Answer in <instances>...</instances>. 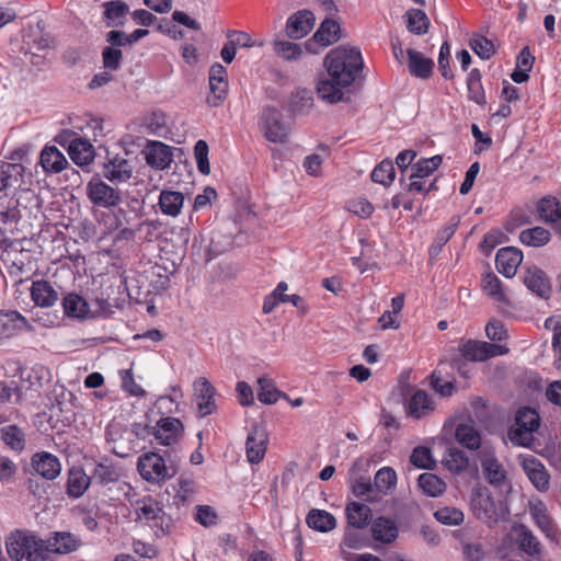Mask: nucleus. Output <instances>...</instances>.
<instances>
[{
	"instance_id": "1",
	"label": "nucleus",
	"mask_w": 561,
	"mask_h": 561,
	"mask_svg": "<svg viewBox=\"0 0 561 561\" xmlns=\"http://www.w3.org/2000/svg\"><path fill=\"white\" fill-rule=\"evenodd\" d=\"M323 65L327 75L318 81L317 93L320 99L330 104L339 103L362 68V55L354 47L337 46L328 53Z\"/></svg>"
},
{
	"instance_id": "2",
	"label": "nucleus",
	"mask_w": 561,
	"mask_h": 561,
	"mask_svg": "<svg viewBox=\"0 0 561 561\" xmlns=\"http://www.w3.org/2000/svg\"><path fill=\"white\" fill-rule=\"evenodd\" d=\"M36 249V243L27 238L0 244L1 270L12 277L20 276L32 263Z\"/></svg>"
},
{
	"instance_id": "3",
	"label": "nucleus",
	"mask_w": 561,
	"mask_h": 561,
	"mask_svg": "<svg viewBox=\"0 0 561 561\" xmlns=\"http://www.w3.org/2000/svg\"><path fill=\"white\" fill-rule=\"evenodd\" d=\"M7 552L14 561H44L43 543L34 533L16 529L5 539Z\"/></svg>"
},
{
	"instance_id": "4",
	"label": "nucleus",
	"mask_w": 561,
	"mask_h": 561,
	"mask_svg": "<svg viewBox=\"0 0 561 561\" xmlns=\"http://www.w3.org/2000/svg\"><path fill=\"white\" fill-rule=\"evenodd\" d=\"M539 426L538 412L531 408H522L516 412L515 423L510 431V439L515 445L530 447L534 443V433Z\"/></svg>"
},
{
	"instance_id": "5",
	"label": "nucleus",
	"mask_w": 561,
	"mask_h": 561,
	"mask_svg": "<svg viewBox=\"0 0 561 561\" xmlns=\"http://www.w3.org/2000/svg\"><path fill=\"white\" fill-rule=\"evenodd\" d=\"M470 506L474 516L489 525L497 523L508 514L507 508L497 507L488 489L480 485L472 490Z\"/></svg>"
},
{
	"instance_id": "6",
	"label": "nucleus",
	"mask_w": 561,
	"mask_h": 561,
	"mask_svg": "<svg viewBox=\"0 0 561 561\" xmlns=\"http://www.w3.org/2000/svg\"><path fill=\"white\" fill-rule=\"evenodd\" d=\"M135 511L139 520L150 524L162 534L168 533L172 527V519L163 511L161 503L150 496L138 500Z\"/></svg>"
},
{
	"instance_id": "7",
	"label": "nucleus",
	"mask_w": 561,
	"mask_h": 561,
	"mask_svg": "<svg viewBox=\"0 0 561 561\" xmlns=\"http://www.w3.org/2000/svg\"><path fill=\"white\" fill-rule=\"evenodd\" d=\"M85 194L90 203L100 208H113L122 202L121 191L105 183L99 174L87 183Z\"/></svg>"
},
{
	"instance_id": "8",
	"label": "nucleus",
	"mask_w": 561,
	"mask_h": 561,
	"mask_svg": "<svg viewBox=\"0 0 561 561\" xmlns=\"http://www.w3.org/2000/svg\"><path fill=\"white\" fill-rule=\"evenodd\" d=\"M508 351L505 345L478 340H461L458 344L459 355L469 362H484L492 357L505 355Z\"/></svg>"
},
{
	"instance_id": "9",
	"label": "nucleus",
	"mask_w": 561,
	"mask_h": 561,
	"mask_svg": "<svg viewBox=\"0 0 561 561\" xmlns=\"http://www.w3.org/2000/svg\"><path fill=\"white\" fill-rule=\"evenodd\" d=\"M137 469L140 477L151 483L164 482L174 474L165 465L163 457L153 451L145 453L138 458Z\"/></svg>"
},
{
	"instance_id": "10",
	"label": "nucleus",
	"mask_w": 561,
	"mask_h": 561,
	"mask_svg": "<svg viewBox=\"0 0 561 561\" xmlns=\"http://www.w3.org/2000/svg\"><path fill=\"white\" fill-rule=\"evenodd\" d=\"M479 460L485 480L495 488L512 489L508 473L502 462L496 458L495 453L490 447H484L479 453Z\"/></svg>"
},
{
	"instance_id": "11",
	"label": "nucleus",
	"mask_w": 561,
	"mask_h": 561,
	"mask_svg": "<svg viewBox=\"0 0 561 561\" xmlns=\"http://www.w3.org/2000/svg\"><path fill=\"white\" fill-rule=\"evenodd\" d=\"M260 129L265 139L274 144H284L289 136V127L284 122L280 111L271 106L262 112Z\"/></svg>"
},
{
	"instance_id": "12",
	"label": "nucleus",
	"mask_w": 561,
	"mask_h": 561,
	"mask_svg": "<svg viewBox=\"0 0 561 561\" xmlns=\"http://www.w3.org/2000/svg\"><path fill=\"white\" fill-rule=\"evenodd\" d=\"M527 510L535 525L545 534L552 542L561 543V534L559 533L547 505L537 496L529 497Z\"/></svg>"
},
{
	"instance_id": "13",
	"label": "nucleus",
	"mask_w": 561,
	"mask_h": 561,
	"mask_svg": "<svg viewBox=\"0 0 561 561\" xmlns=\"http://www.w3.org/2000/svg\"><path fill=\"white\" fill-rule=\"evenodd\" d=\"M341 38L340 23L332 19H325L317 32L304 43L305 50L318 55L321 49L333 45Z\"/></svg>"
},
{
	"instance_id": "14",
	"label": "nucleus",
	"mask_w": 561,
	"mask_h": 561,
	"mask_svg": "<svg viewBox=\"0 0 561 561\" xmlns=\"http://www.w3.org/2000/svg\"><path fill=\"white\" fill-rule=\"evenodd\" d=\"M42 543L45 560L46 556L50 553L65 556L77 551L81 546V540L70 531H54L46 539H42Z\"/></svg>"
},
{
	"instance_id": "15",
	"label": "nucleus",
	"mask_w": 561,
	"mask_h": 561,
	"mask_svg": "<svg viewBox=\"0 0 561 561\" xmlns=\"http://www.w3.org/2000/svg\"><path fill=\"white\" fill-rule=\"evenodd\" d=\"M518 462L534 488L545 493L550 488V474L545 465L531 455H519Z\"/></svg>"
},
{
	"instance_id": "16",
	"label": "nucleus",
	"mask_w": 561,
	"mask_h": 561,
	"mask_svg": "<svg viewBox=\"0 0 561 561\" xmlns=\"http://www.w3.org/2000/svg\"><path fill=\"white\" fill-rule=\"evenodd\" d=\"M436 409L432 397L422 389H414L404 400V412L408 417L422 420L428 417Z\"/></svg>"
},
{
	"instance_id": "17",
	"label": "nucleus",
	"mask_w": 561,
	"mask_h": 561,
	"mask_svg": "<svg viewBox=\"0 0 561 561\" xmlns=\"http://www.w3.org/2000/svg\"><path fill=\"white\" fill-rule=\"evenodd\" d=\"M198 415L205 417L217 411L215 387L206 377H198L193 382Z\"/></svg>"
},
{
	"instance_id": "18",
	"label": "nucleus",
	"mask_w": 561,
	"mask_h": 561,
	"mask_svg": "<svg viewBox=\"0 0 561 561\" xmlns=\"http://www.w3.org/2000/svg\"><path fill=\"white\" fill-rule=\"evenodd\" d=\"M209 90L207 104L211 107L220 106L228 93V73L220 64H214L209 69Z\"/></svg>"
},
{
	"instance_id": "19",
	"label": "nucleus",
	"mask_w": 561,
	"mask_h": 561,
	"mask_svg": "<svg viewBox=\"0 0 561 561\" xmlns=\"http://www.w3.org/2000/svg\"><path fill=\"white\" fill-rule=\"evenodd\" d=\"M184 425L176 417H162L152 427V435L158 444L171 446L176 444L183 436Z\"/></svg>"
},
{
	"instance_id": "20",
	"label": "nucleus",
	"mask_w": 561,
	"mask_h": 561,
	"mask_svg": "<svg viewBox=\"0 0 561 561\" xmlns=\"http://www.w3.org/2000/svg\"><path fill=\"white\" fill-rule=\"evenodd\" d=\"M316 16L309 10H300L291 14L286 22V34L289 38L300 39L314 26Z\"/></svg>"
},
{
	"instance_id": "21",
	"label": "nucleus",
	"mask_w": 561,
	"mask_h": 561,
	"mask_svg": "<svg viewBox=\"0 0 561 561\" xmlns=\"http://www.w3.org/2000/svg\"><path fill=\"white\" fill-rule=\"evenodd\" d=\"M147 164L157 169H168L173 161L172 148L161 141H149L144 150Z\"/></svg>"
},
{
	"instance_id": "22",
	"label": "nucleus",
	"mask_w": 561,
	"mask_h": 561,
	"mask_svg": "<svg viewBox=\"0 0 561 561\" xmlns=\"http://www.w3.org/2000/svg\"><path fill=\"white\" fill-rule=\"evenodd\" d=\"M508 537L516 540L518 547L529 557H539L542 552L540 541L523 524H514L508 533Z\"/></svg>"
},
{
	"instance_id": "23",
	"label": "nucleus",
	"mask_w": 561,
	"mask_h": 561,
	"mask_svg": "<svg viewBox=\"0 0 561 561\" xmlns=\"http://www.w3.org/2000/svg\"><path fill=\"white\" fill-rule=\"evenodd\" d=\"M523 259V252L519 249L514 247L502 248L496 253V268L505 277L512 278L516 275Z\"/></svg>"
},
{
	"instance_id": "24",
	"label": "nucleus",
	"mask_w": 561,
	"mask_h": 561,
	"mask_svg": "<svg viewBox=\"0 0 561 561\" xmlns=\"http://www.w3.org/2000/svg\"><path fill=\"white\" fill-rule=\"evenodd\" d=\"M33 327L16 311H0V342Z\"/></svg>"
},
{
	"instance_id": "25",
	"label": "nucleus",
	"mask_w": 561,
	"mask_h": 561,
	"mask_svg": "<svg viewBox=\"0 0 561 561\" xmlns=\"http://www.w3.org/2000/svg\"><path fill=\"white\" fill-rule=\"evenodd\" d=\"M267 434L260 427H254L250 432L245 444V454L249 462L260 463L267 449Z\"/></svg>"
},
{
	"instance_id": "26",
	"label": "nucleus",
	"mask_w": 561,
	"mask_h": 561,
	"mask_svg": "<svg viewBox=\"0 0 561 561\" xmlns=\"http://www.w3.org/2000/svg\"><path fill=\"white\" fill-rule=\"evenodd\" d=\"M103 175L112 183L126 182L133 175V167L127 159L116 156L103 164Z\"/></svg>"
},
{
	"instance_id": "27",
	"label": "nucleus",
	"mask_w": 561,
	"mask_h": 561,
	"mask_svg": "<svg viewBox=\"0 0 561 561\" xmlns=\"http://www.w3.org/2000/svg\"><path fill=\"white\" fill-rule=\"evenodd\" d=\"M458 444L469 450H478L482 445L481 433L472 420L460 422L455 430Z\"/></svg>"
},
{
	"instance_id": "28",
	"label": "nucleus",
	"mask_w": 561,
	"mask_h": 561,
	"mask_svg": "<svg viewBox=\"0 0 561 561\" xmlns=\"http://www.w3.org/2000/svg\"><path fill=\"white\" fill-rule=\"evenodd\" d=\"M410 73L420 79H428L434 69V61L412 48L405 50Z\"/></svg>"
},
{
	"instance_id": "29",
	"label": "nucleus",
	"mask_w": 561,
	"mask_h": 561,
	"mask_svg": "<svg viewBox=\"0 0 561 561\" xmlns=\"http://www.w3.org/2000/svg\"><path fill=\"white\" fill-rule=\"evenodd\" d=\"M524 283L529 290L542 298L548 297L551 291L549 279L537 266L526 268Z\"/></svg>"
},
{
	"instance_id": "30",
	"label": "nucleus",
	"mask_w": 561,
	"mask_h": 561,
	"mask_svg": "<svg viewBox=\"0 0 561 561\" xmlns=\"http://www.w3.org/2000/svg\"><path fill=\"white\" fill-rule=\"evenodd\" d=\"M71 160L80 167L90 164L94 159V148L87 139L76 137L68 146Z\"/></svg>"
},
{
	"instance_id": "31",
	"label": "nucleus",
	"mask_w": 561,
	"mask_h": 561,
	"mask_svg": "<svg viewBox=\"0 0 561 561\" xmlns=\"http://www.w3.org/2000/svg\"><path fill=\"white\" fill-rule=\"evenodd\" d=\"M345 514L348 526L356 529L365 528L373 517L368 505L355 501L347 503Z\"/></svg>"
},
{
	"instance_id": "32",
	"label": "nucleus",
	"mask_w": 561,
	"mask_h": 561,
	"mask_svg": "<svg viewBox=\"0 0 561 561\" xmlns=\"http://www.w3.org/2000/svg\"><path fill=\"white\" fill-rule=\"evenodd\" d=\"M34 470L43 478L53 480L60 473L58 459L48 453L36 454L32 458Z\"/></svg>"
},
{
	"instance_id": "33",
	"label": "nucleus",
	"mask_w": 561,
	"mask_h": 561,
	"mask_svg": "<svg viewBox=\"0 0 561 561\" xmlns=\"http://www.w3.org/2000/svg\"><path fill=\"white\" fill-rule=\"evenodd\" d=\"M370 533L376 541L391 543L397 539L399 530L397 524L392 519L378 517L373 522Z\"/></svg>"
},
{
	"instance_id": "34",
	"label": "nucleus",
	"mask_w": 561,
	"mask_h": 561,
	"mask_svg": "<svg viewBox=\"0 0 561 561\" xmlns=\"http://www.w3.org/2000/svg\"><path fill=\"white\" fill-rule=\"evenodd\" d=\"M481 287L483 293L494 301L504 306H511V300L506 294L502 282L493 273H486L481 279Z\"/></svg>"
},
{
	"instance_id": "35",
	"label": "nucleus",
	"mask_w": 561,
	"mask_h": 561,
	"mask_svg": "<svg viewBox=\"0 0 561 561\" xmlns=\"http://www.w3.org/2000/svg\"><path fill=\"white\" fill-rule=\"evenodd\" d=\"M158 205L163 215L178 217L184 205V195L178 191L163 190L159 195Z\"/></svg>"
},
{
	"instance_id": "36",
	"label": "nucleus",
	"mask_w": 561,
	"mask_h": 561,
	"mask_svg": "<svg viewBox=\"0 0 561 561\" xmlns=\"http://www.w3.org/2000/svg\"><path fill=\"white\" fill-rule=\"evenodd\" d=\"M64 312L67 317L84 320L92 317L88 302L77 294H68L62 299Z\"/></svg>"
},
{
	"instance_id": "37",
	"label": "nucleus",
	"mask_w": 561,
	"mask_h": 561,
	"mask_svg": "<svg viewBox=\"0 0 561 561\" xmlns=\"http://www.w3.org/2000/svg\"><path fill=\"white\" fill-rule=\"evenodd\" d=\"M536 210L546 224H556L561 219V203L553 196H545L537 202Z\"/></svg>"
},
{
	"instance_id": "38",
	"label": "nucleus",
	"mask_w": 561,
	"mask_h": 561,
	"mask_svg": "<svg viewBox=\"0 0 561 561\" xmlns=\"http://www.w3.org/2000/svg\"><path fill=\"white\" fill-rule=\"evenodd\" d=\"M31 296L33 301L41 307L53 306L58 299L57 291L46 280L34 282L31 288Z\"/></svg>"
},
{
	"instance_id": "39",
	"label": "nucleus",
	"mask_w": 561,
	"mask_h": 561,
	"mask_svg": "<svg viewBox=\"0 0 561 561\" xmlns=\"http://www.w3.org/2000/svg\"><path fill=\"white\" fill-rule=\"evenodd\" d=\"M43 169L50 173H58L66 169L68 161L64 153L56 147H45L41 153Z\"/></svg>"
},
{
	"instance_id": "40",
	"label": "nucleus",
	"mask_w": 561,
	"mask_h": 561,
	"mask_svg": "<svg viewBox=\"0 0 561 561\" xmlns=\"http://www.w3.org/2000/svg\"><path fill=\"white\" fill-rule=\"evenodd\" d=\"M551 237V232L548 229L541 226H536L522 230L518 239L524 245L541 248L550 242Z\"/></svg>"
},
{
	"instance_id": "41",
	"label": "nucleus",
	"mask_w": 561,
	"mask_h": 561,
	"mask_svg": "<svg viewBox=\"0 0 561 561\" xmlns=\"http://www.w3.org/2000/svg\"><path fill=\"white\" fill-rule=\"evenodd\" d=\"M91 483L90 477L81 468H73L69 471L67 492L75 499L82 496Z\"/></svg>"
},
{
	"instance_id": "42",
	"label": "nucleus",
	"mask_w": 561,
	"mask_h": 561,
	"mask_svg": "<svg viewBox=\"0 0 561 561\" xmlns=\"http://www.w3.org/2000/svg\"><path fill=\"white\" fill-rule=\"evenodd\" d=\"M93 477L99 483L106 485L117 482L122 477V471L118 466L104 459L95 465Z\"/></svg>"
},
{
	"instance_id": "43",
	"label": "nucleus",
	"mask_w": 561,
	"mask_h": 561,
	"mask_svg": "<svg viewBox=\"0 0 561 561\" xmlns=\"http://www.w3.org/2000/svg\"><path fill=\"white\" fill-rule=\"evenodd\" d=\"M23 167L16 163H2L0 165V192L20 185Z\"/></svg>"
},
{
	"instance_id": "44",
	"label": "nucleus",
	"mask_w": 561,
	"mask_h": 561,
	"mask_svg": "<svg viewBox=\"0 0 561 561\" xmlns=\"http://www.w3.org/2000/svg\"><path fill=\"white\" fill-rule=\"evenodd\" d=\"M396 484L397 473L392 468L382 467L376 472L374 488L378 496L391 493L394 490Z\"/></svg>"
},
{
	"instance_id": "45",
	"label": "nucleus",
	"mask_w": 561,
	"mask_h": 561,
	"mask_svg": "<svg viewBox=\"0 0 561 561\" xmlns=\"http://www.w3.org/2000/svg\"><path fill=\"white\" fill-rule=\"evenodd\" d=\"M307 524L314 530L328 533L336 527V519L327 511L312 510L307 516Z\"/></svg>"
},
{
	"instance_id": "46",
	"label": "nucleus",
	"mask_w": 561,
	"mask_h": 561,
	"mask_svg": "<svg viewBox=\"0 0 561 561\" xmlns=\"http://www.w3.org/2000/svg\"><path fill=\"white\" fill-rule=\"evenodd\" d=\"M443 465L451 473L459 474L469 468L470 460L465 451L458 448H450L443 459Z\"/></svg>"
},
{
	"instance_id": "47",
	"label": "nucleus",
	"mask_w": 561,
	"mask_h": 561,
	"mask_svg": "<svg viewBox=\"0 0 561 561\" xmlns=\"http://www.w3.org/2000/svg\"><path fill=\"white\" fill-rule=\"evenodd\" d=\"M417 485L422 492L432 497L442 495L446 491V483L434 473H422L417 479Z\"/></svg>"
},
{
	"instance_id": "48",
	"label": "nucleus",
	"mask_w": 561,
	"mask_h": 561,
	"mask_svg": "<svg viewBox=\"0 0 561 561\" xmlns=\"http://www.w3.org/2000/svg\"><path fill=\"white\" fill-rule=\"evenodd\" d=\"M314 101L310 90L300 89L293 93L289 110L295 115H306L313 107Z\"/></svg>"
},
{
	"instance_id": "49",
	"label": "nucleus",
	"mask_w": 561,
	"mask_h": 561,
	"mask_svg": "<svg viewBox=\"0 0 561 561\" xmlns=\"http://www.w3.org/2000/svg\"><path fill=\"white\" fill-rule=\"evenodd\" d=\"M19 219L20 214L15 208L0 209V244L11 240L10 234L13 233Z\"/></svg>"
},
{
	"instance_id": "50",
	"label": "nucleus",
	"mask_w": 561,
	"mask_h": 561,
	"mask_svg": "<svg viewBox=\"0 0 561 561\" xmlns=\"http://www.w3.org/2000/svg\"><path fill=\"white\" fill-rule=\"evenodd\" d=\"M282 393L271 378L262 376L257 379V399L262 403L274 404L282 398Z\"/></svg>"
},
{
	"instance_id": "51",
	"label": "nucleus",
	"mask_w": 561,
	"mask_h": 561,
	"mask_svg": "<svg viewBox=\"0 0 561 561\" xmlns=\"http://www.w3.org/2000/svg\"><path fill=\"white\" fill-rule=\"evenodd\" d=\"M103 7L108 26L122 25V19L129 12V7L122 0L105 2Z\"/></svg>"
},
{
	"instance_id": "52",
	"label": "nucleus",
	"mask_w": 561,
	"mask_h": 561,
	"mask_svg": "<svg viewBox=\"0 0 561 561\" xmlns=\"http://www.w3.org/2000/svg\"><path fill=\"white\" fill-rule=\"evenodd\" d=\"M443 163V157L437 154L431 158L420 159L412 167L410 179H424L433 174Z\"/></svg>"
},
{
	"instance_id": "53",
	"label": "nucleus",
	"mask_w": 561,
	"mask_h": 561,
	"mask_svg": "<svg viewBox=\"0 0 561 561\" xmlns=\"http://www.w3.org/2000/svg\"><path fill=\"white\" fill-rule=\"evenodd\" d=\"M305 47L288 41H276L273 44L275 55L286 61H296L301 58Z\"/></svg>"
},
{
	"instance_id": "54",
	"label": "nucleus",
	"mask_w": 561,
	"mask_h": 561,
	"mask_svg": "<svg viewBox=\"0 0 561 561\" xmlns=\"http://www.w3.org/2000/svg\"><path fill=\"white\" fill-rule=\"evenodd\" d=\"M366 545L365 537L359 534L356 528L348 526L345 530L343 541L341 543V552L346 561H351L352 554L347 551L351 549H360Z\"/></svg>"
},
{
	"instance_id": "55",
	"label": "nucleus",
	"mask_w": 561,
	"mask_h": 561,
	"mask_svg": "<svg viewBox=\"0 0 561 561\" xmlns=\"http://www.w3.org/2000/svg\"><path fill=\"white\" fill-rule=\"evenodd\" d=\"M407 24L410 32L422 35L428 31L430 20L424 11L411 9L405 13Z\"/></svg>"
},
{
	"instance_id": "56",
	"label": "nucleus",
	"mask_w": 561,
	"mask_h": 561,
	"mask_svg": "<svg viewBox=\"0 0 561 561\" xmlns=\"http://www.w3.org/2000/svg\"><path fill=\"white\" fill-rule=\"evenodd\" d=\"M288 285L285 282L277 284L276 288L264 298L262 310L263 313H271L279 304L288 302L289 295L286 294Z\"/></svg>"
},
{
	"instance_id": "57",
	"label": "nucleus",
	"mask_w": 561,
	"mask_h": 561,
	"mask_svg": "<svg viewBox=\"0 0 561 561\" xmlns=\"http://www.w3.org/2000/svg\"><path fill=\"white\" fill-rule=\"evenodd\" d=\"M469 99L477 104H485V94L481 82V75L478 69H472L467 78Z\"/></svg>"
},
{
	"instance_id": "58",
	"label": "nucleus",
	"mask_w": 561,
	"mask_h": 561,
	"mask_svg": "<svg viewBox=\"0 0 561 561\" xmlns=\"http://www.w3.org/2000/svg\"><path fill=\"white\" fill-rule=\"evenodd\" d=\"M434 517L437 522L447 526H458L465 520L463 512L453 506L440 507L434 513Z\"/></svg>"
},
{
	"instance_id": "59",
	"label": "nucleus",
	"mask_w": 561,
	"mask_h": 561,
	"mask_svg": "<svg viewBox=\"0 0 561 561\" xmlns=\"http://www.w3.org/2000/svg\"><path fill=\"white\" fill-rule=\"evenodd\" d=\"M396 176V170L392 161H381L371 172V180L382 185H390Z\"/></svg>"
},
{
	"instance_id": "60",
	"label": "nucleus",
	"mask_w": 561,
	"mask_h": 561,
	"mask_svg": "<svg viewBox=\"0 0 561 561\" xmlns=\"http://www.w3.org/2000/svg\"><path fill=\"white\" fill-rule=\"evenodd\" d=\"M346 208L350 213L363 219L369 218L375 211L373 204L365 197L350 199Z\"/></svg>"
},
{
	"instance_id": "61",
	"label": "nucleus",
	"mask_w": 561,
	"mask_h": 561,
	"mask_svg": "<svg viewBox=\"0 0 561 561\" xmlns=\"http://www.w3.org/2000/svg\"><path fill=\"white\" fill-rule=\"evenodd\" d=\"M545 327L553 332L552 346L557 356L556 363L561 366V316L548 318Z\"/></svg>"
},
{
	"instance_id": "62",
	"label": "nucleus",
	"mask_w": 561,
	"mask_h": 561,
	"mask_svg": "<svg viewBox=\"0 0 561 561\" xmlns=\"http://www.w3.org/2000/svg\"><path fill=\"white\" fill-rule=\"evenodd\" d=\"M2 440L14 450H22L24 448V435L20 428L14 425H9L1 428Z\"/></svg>"
},
{
	"instance_id": "63",
	"label": "nucleus",
	"mask_w": 561,
	"mask_h": 561,
	"mask_svg": "<svg viewBox=\"0 0 561 561\" xmlns=\"http://www.w3.org/2000/svg\"><path fill=\"white\" fill-rule=\"evenodd\" d=\"M352 492L357 497H364L368 502H376L379 496L376 494L374 485L368 478H359L352 484Z\"/></svg>"
},
{
	"instance_id": "64",
	"label": "nucleus",
	"mask_w": 561,
	"mask_h": 561,
	"mask_svg": "<svg viewBox=\"0 0 561 561\" xmlns=\"http://www.w3.org/2000/svg\"><path fill=\"white\" fill-rule=\"evenodd\" d=\"M471 49L482 59H490L495 54L494 44L484 36L474 35L469 43Z\"/></svg>"
}]
</instances>
